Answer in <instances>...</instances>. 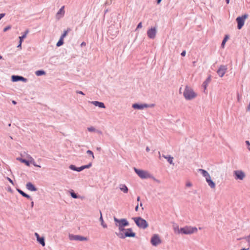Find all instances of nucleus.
I'll use <instances>...</instances> for the list:
<instances>
[{"instance_id":"obj_1","label":"nucleus","mask_w":250,"mask_h":250,"mask_svg":"<svg viewBox=\"0 0 250 250\" xmlns=\"http://www.w3.org/2000/svg\"><path fill=\"white\" fill-rule=\"evenodd\" d=\"M183 95L186 100H190L195 98L197 94L191 87L186 86L183 92Z\"/></svg>"},{"instance_id":"obj_2","label":"nucleus","mask_w":250,"mask_h":250,"mask_svg":"<svg viewBox=\"0 0 250 250\" xmlns=\"http://www.w3.org/2000/svg\"><path fill=\"white\" fill-rule=\"evenodd\" d=\"M132 219L136 225L140 229H146L148 226L146 221L141 217H133Z\"/></svg>"},{"instance_id":"obj_3","label":"nucleus","mask_w":250,"mask_h":250,"mask_svg":"<svg viewBox=\"0 0 250 250\" xmlns=\"http://www.w3.org/2000/svg\"><path fill=\"white\" fill-rule=\"evenodd\" d=\"M125 233L123 232H115V234L121 239H125L126 237H135L136 233L132 232V229L128 228L125 229Z\"/></svg>"},{"instance_id":"obj_4","label":"nucleus","mask_w":250,"mask_h":250,"mask_svg":"<svg viewBox=\"0 0 250 250\" xmlns=\"http://www.w3.org/2000/svg\"><path fill=\"white\" fill-rule=\"evenodd\" d=\"M181 233L184 234H191L197 231V229L196 227L191 226H186L181 228Z\"/></svg>"},{"instance_id":"obj_5","label":"nucleus","mask_w":250,"mask_h":250,"mask_svg":"<svg viewBox=\"0 0 250 250\" xmlns=\"http://www.w3.org/2000/svg\"><path fill=\"white\" fill-rule=\"evenodd\" d=\"M134 170L141 179H147L151 177V175L146 171L139 169L136 167H134Z\"/></svg>"},{"instance_id":"obj_6","label":"nucleus","mask_w":250,"mask_h":250,"mask_svg":"<svg viewBox=\"0 0 250 250\" xmlns=\"http://www.w3.org/2000/svg\"><path fill=\"white\" fill-rule=\"evenodd\" d=\"M114 221L115 223V225L117 227H127L129 226V222L125 218L119 219L115 217H114Z\"/></svg>"},{"instance_id":"obj_7","label":"nucleus","mask_w":250,"mask_h":250,"mask_svg":"<svg viewBox=\"0 0 250 250\" xmlns=\"http://www.w3.org/2000/svg\"><path fill=\"white\" fill-rule=\"evenodd\" d=\"M248 14H245L241 17H238L236 18V21L237 23V28L241 29L244 25L245 20L248 18Z\"/></svg>"},{"instance_id":"obj_8","label":"nucleus","mask_w":250,"mask_h":250,"mask_svg":"<svg viewBox=\"0 0 250 250\" xmlns=\"http://www.w3.org/2000/svg\"><path fill=\"white\" fill-rule=\"evenodd\" d=\"M233 174L236 180H242L245 177V173L241 170H235Z\"/></svg>"},{"instance_id":"obj_9","label":"nucleus","mask_w":250,"mask_h":250,"mask_svg":"<svg viewBox=\"0 0 250 250\" xmlns=\"http://www.w3.org/2000/svg\"><path fill=\"white\" fill-rule=\"evenodd\" d=\"M69 238L70 240L80 241H86L87 240V238L85 237H83L78 235H74L70 234H69Z\"/></svg>"},{"instance_id":"obj_10","label":"nucleus","mask_w":250,"mask_h":250,"mask_svg":"<svg viewBox=\"0 0 250 250\" xmlns=\"http://www.w3.org/2000/svg\"><path fill=\"white\" fill-rule=\"evenodd\" d=\"M228 69L227 65H221L217 71V73L220 77H223Z\"/></svg>"},{"instance_id":"obj_11","label":"nucleus","mask_w":250,"mask_h":250,"mask_svg":"<svg viewBox=\"0 0 250 250\" xmlns=\"http://www.w3.org/2000/svg\"><path fill=\"white\" fill-rule=\"evenodd\" d=\"M151 243L154 246H157L158 244L161 243V240L160 239L158 235L154 234L151 239Z\"/></svg>"},{"instance_id":"obj_12","label":"nucleus","mask_w":250,"mask_h":250,"mask_svg":"<svg viewBox=\"0 0 250 250\" xmlns=\"http://www.w3.org/2000/svg\"><path fill=\"white\" fill-rule=\"evenodd\" d=\"M156 33L157 30L155 27L151 28L147 31V35L150 39H153L156 37Z\"/></svg>"},{"instance_id":"obj_13","label":"nucleus","mask_w":250,"mask_h":250,"mask_svg":"<svg viewBox=\"0 0 250 250\" xmlns=\"http://www.w3.org/2000/svg\"><path fill=\"white\" fill-rule=\"evenodd\" d=\"M11 80L13 82H17L19 81H22L23 82H26L27 79L21 76L18 75H12L11 77Z\"/></svg>"},{"instance_id":"obj_14","label":"nucleus","mask_w":250,"mask_h":250,"mask_svg":"<svg viewBox=\"0 0 250 250\" xmlns=\"http://www.w3.org/2000/svg\"><path fill=\"white\" fill-rule=\"evenodd\" d=\"M29 32V30L26 29L25 31L23 33L22 35L21 36L19 37V43L17 46L18 48H20V49L21 48V44L23 41V39L26 37V36L28 34Z\"/></svg>"},{"instance_id":"obj_15","label":"nucleus","mask_w":250,"mask_h":250,"mask_svg":"<svg viewBox=\"0 0 250 250\" xmlns=\"http://www.w3.org/2000/svg\"><path fill=\"white\" fill-rule=\"evenodd\" d=\"M146 104H139L137 103H135L132 104V107L134 109H138V110H143L145 108H146Z\"/></svg>"},{"instance_id":"obj_16","label":"nucleus","mask_w":250,"mask_h":250,"mask_svg":"<svg viewBox=\"0 0 250 250\" xmlns=\"http://www.w3.org/2000/svg\"><path fill=\"white\" fill-rule=\"evenodd\" d=\"M64 6H62L59 10L58 11L56 14V18L59 20L64 15Z\"/></svg>"},{"instance_id":"obj_17","label":"nucleus","mask_w":250,"mask_h":250,"mask_svg":"<svg viewBox=\"0 0 250 250\" xmlns=\"http://www.w3.org/2000/svg\"><path fill=\"white\" fill-rule=\"evenodd\" d=\"M26 188L31 191H36L38 190L37 188L31 182H28L26 184Z\"/></svg>"},{"instance_id":"obj_18","label":"nucleus","mask_w":250,"mask_h":250,"mask_svg":"<svg viewBox=\"0 0 250 250\" xmlns=\"http://www.w3.org/2000/svg\"><path fill=\"white\" fill-rule=\"evenodd\" d=\"M207 182L208 186L211 188H213L215 187V183L211 180L210 176L206 179Z\"/></svg>"},{"instance_id":"obj_19","label":"nucleus","mask_w":250,"mask_h":250,"mask_svg":"<svg viewBox=\"0 0 250 250\" xmlns=\"http://www.w3.org/2000/svg\"><path fill=\"white\" fill-rule=\"evenodd\" d=\"M92 104L96 106H98L100 108H105V106L104 105V104L102 103L99 101H92L91 102Z\"/></svg>"},{"instance_id":"obj_20","label":"nucleus","mask_w":250,"mask_h":250,"mask_svg":"<svg viewBox=\"0 0 250 250\" xmlns=\"http://www.w3.org/2000/svg\"><path fill=\"white\" fill-rule=\"evenodd\" d=\"M70 194V195L73 198H74V199H83V197H82L80 195H78L76 193H75V192L72 189H71L69 191Z\"/></svg>"},{"instance_id":"obj_21","label":"nucleus","mask_w":250,"mask_h":250,"mask_svg":"<svg viewBox=\"0 0 250 250\" xmlns=\"http://www.w3.org/2000/svg\"><path fill=\"white\" fill-rule=\"evenodd\" d=\"M162 157H164V158L166 159L167 160V162L170 164L173 165H174V164L173 163V157L171 156L170 155H163Z\"/></svg>"},{"instance_id":"obj_22","label":"nucleus","mask_w":250,"mask_h":250,"mask_svg":"<svg viewBox=\"0 0 250 250\" xmlns=\"http://www.w3.org/2000/svg\"><path fill=\"white\" fill-rule=\"evenodd\" d=\"M198 171L200 172L202 175L206 178V179L210 176V175L208 172L204 169L200 168L198 169Z\"/></svg>"},{"instance_id":"obj_23","label":"nucleus","mask_w":250,"mask_h":250,"mask_svg":"<svg viewBox=\"0 0 250 250\" xmlns=\"http://www.w3.org/2000/svg\"><path fill=\"white\" fill-rule=\"evenodd\" d=\"M69 168L71 169V170H73L74 171H76L78 172L82 171V169H81V168H82V166L78 167H76L75 165H71L69 166Z\"/></svg>"},{"instance_id":"obj_24","label":"nucleus","mask_w":250,"mask_h":250,"mask_svg":"<svg viewBox=\"0 0 250 250\" xmlns=\"http://www.w3.org/2000/svg\"><path fill=\"white\" fill-rule=\"evenodd\" d=\"M211 80L210 77H208L207 79L203 83L202 86L204 88V90L207 88V87Z\"/></svg>"},{"instance_id":"obj_25","label":"nucleus","mask_w":250,"mask_h":250,"mask_svg":"<svg viewBox=\"0 0 250 250\" xmlns=\"http://www.w3.org/2000/svg\"><path fill=\"white\" fill-rule=\"evenodd\" d=\"M100 214H101V216L100 217L99 220H100V221L101 222V225L103 227V228H106L107 227V226L106 224L105 223H104V221L102 212L101 211H100Z\"/></svg>"},{"instance_id":"obj_26","label":"nucleus","mask_w":250,"mask_h":250,"mask_svg":"<svg viewBox=\"0 0 250 250\" xmlns=\"http://www.w3.org/2000/svg\"><path fill=\"white\" fill-rule=\"evenodd\" d=\"M120 189L124 193H127L128 191V188L125 185H121L120 186Z\"/></svg>"},{"instance_id":"obj_27","label":"nucleus","mask_w":250,"mask_h":250,"mask_svg":"<svg viewBox=\"0 0 250 250\" xmlns=\"http://www.w3.org/2000/svg\"><path fill=\"white\" fill-rule=\"evenodd\" d=\"M229 39V36L228 35H226L223 40L222 41V43H221V47L222 48H224V46H225V43L227 41V40Z\"/></svg>"},{"instance_id":"obj_28","label":"nucleus","mask_w":250,"mask_h":250,"mask_svg":"<svg viewBox=\"0 0 250 250\" xmlns=\"http://www.w3.org/2000/svg\"><path fill=\"white\" fill-rule=\"evenodd\" d=\"M45 72L43 70H37L35 72V74L38 76L44 75L45 74Z\"/></svg>"},{"instance_id":"obj_29","label":"nucleus","mask_w":250,"mask_h":250,"mask_svg":"<svg viewBox=\"0 0 250 250\" xmlns=\"http://www.w3.org/2000/svg\"><path fill=\"white\" fill-rule=\"evenodd\" d=\"M17 159L20 161L21 162L24 163L27 166H29L30 165L29 161L26 159L22 158H18Z\"/></svg>"},{"instance_id":"obj_30","label":"nucleus","mask_w":250,"mask_h":250,"mask_svg":"<svg viewBox=\"0 0 250 250\" xmlns=\"http://www.w3.org/2000/svg\"><path fill=\"white\" fill-rule=\"evenodd\" d=\"M173 230L175 233H181V229H179L178 226L176 225L175 226L173 227Z\"/></svg>"},{"instance_id":"obj_31","label":"nucleus","mask_w":250,"mask_h":250,"mask_svg":"<svg viewBox=\"0 0 250 250\" xmlns=\"http://www.w3.org/2000/svg\"><path fill=\"white\" fill-rule=\"evenodd\" d=\"M40 244H41L42 246H45V241H44V238L43 237H41L38 241H37Z\"/></svg>"},{"instance_id":"obj_32","label":"nucleus","mask_w":250,"mask_h":250,"mask_svg":"<svg viewBox=\"0 0 250 250\" xmlns=\"http://www.w3.org/2000/svg\"><path fill=\"white\" fill-rule=\"evenodd\" d=\"M70 30L71 29L70 28H68L66 30H65L63 32V33L61 35L60 38L63 39L64 38H65L66 36L68 33L70 31Z\"/></svg>"},{"instance_id":"obj_33","label":"nucleus","mask_w":250,"mask_h":250,"mask_svg":"<svg viewBox=\"0 0 250 250\" xmlns=\"http://www.w3.org/2000/svg\"><path fill=\"white\" fill-rule=\"evenodd\" d=\"M63 44V39L62 38H60L59 41L57 42L56 44V46L57 47H60Z\"/></svg>"},{"instance_id":"obj_34","label":"nucleus","mask_w":250,"mask_h":250,"mask_svg":"<svg viewBox=\"0 0 250 250\" xmlns=\"http://www.w3.org/2000/svg\"><path fill=\"white\" fill-rule=\"evenodd\" d=\"M92 166V163H89L88 165L82 166V170L85 168H89Z\"/></svg>"},{"instance_id":"obj_35","label":"nucleus","mask_w":250,"mask_h":250,"mask_svg":"<svg viewBox=\"0 0 250 250\" xmlns=\"http://www.w3.org/2000/svg\"><path fill=\"white\" fill-rule=\"evenodd\" d=\"M246 241L248 243V245L250 247V234L244 238Z\"/></svg>"},{"instance_id":"obj_36","label":"nucleus","mask_w":250,"mask_h":250,"mask_svg":"<svg viewBox=\"0 0 250 250\" xmlns=\"http://www.w3.org/2000/svg\"><path fill=\"white\" fill-rule=\"evenodd\" d=\"M119 232H122L124 231L125 230V229L124 228L125 227H121V226H118Z\"/></svg>"},{"instance_id":"obj_37","label":"nucleus","mask_w":250,"mask_h":250,"mask_svg":"<svg viewBox=\"0 0 250 250\" xmlns=\"http://www.w3.org/2000/svg\"><path fill=\"white\" fill-rule=\"evenodd\" d=\"M87 130L89 132H94V131H95L96 129L93 126H90V127H89L87 128Z\"/></svg>"},{"instance_id":"obj_38","label":"nucleus","mask_w":250,"mask_h":250,"mask_svg":"<svg viewBox=\"0 0 250 250\" xmlns=\"http://www.w3.org/2000/svg\"><path fill=\"white\" fill-rule=\"evenodd\" d=\"M17 191L21 194L22 196L24 195V194L25 193L24 192H23L22 190H21L20 188H17Z\"/></svg>"},{"instance_id":"obj_39","label":"nucleus","mask_w":250,"mask_h":250,"mask_svg":"<svg viewBox=\"0 0 250 250\" xmlns=\"http://www.w3.org/2000/svg\"><path fill=\"white\" fill-rule=\"evenodd\" d=\"M86 153H87V154H89V155H91V156H92V158H93V159H94V156L93 153V152H92L91 150H88L86 151Z\"/></svg>"},{"instance_id":"obj_40","label":"nucleus","mask_w":250,"mask_h":250,"mask_svg":"<svg viewBox=\"0 0 250 250\" xmlns=\"http://www.w3.org/2000/svg\"><path fill=\"white\" fill-rule=\"evenodd\" d=\"M23 197H24L30 200H32V199L31 197V196L30 195H29L28 194H26V193L24 194V195H23Z\"/></svg>"},{"instance_id":"obj_41","label":"nucleus","mask_w":250,"mask_h":250,"mask_svg":"<svg viewBox=\"0 0 250 250\" xmlns=\"http://www.w3.org/2000/svg\"><path fill=\"white\" fill-rule=\"evenodd\" d=\"M23 197H24L30 200H32V199L31 197V196L30 195H29L28 194H26V193L24 194V195H23Z\"/></svg>"},{"instance_id":"obj_42","label":"nucleus","mask_w":250,"mask_h":250,"mask_svg":"<svg viewBox=\"0 0 250 250\" xmlns=\"http://www.w3.org/2000/svg\"><path fill=\"white\" fill-rule=\"evenodd\" d=\"M146 108L153 107L154 106L155 104H146Z\"/></svg>"},{"instance_id":"obj_43","label":"nucleus","mask_w":250,"mask_h":250,"mask_svg":"<svg viewBox=\"0 0 250 250\" xmlns=\"http://www.w3.org/2000/svg\"><path fill=\"white\" fill-rule=\"evenodd\" d=\"M11 28V26L10 25H8L6 27H5L4 29H3V32H6L7 31V30L10 29Z\"/></svg>"},{"instance_id":"obj_44","label":"nucleus","mask_w":250,"mask_h":250,"mask_svg":"<svg viewBox=\"0 0 250 250\" xmlns=\"http://www.w3.org/2000/svg\"><path fill=\"white\" fill-rule=\"evenodd\" d=\"M246 144L248 146V149L250 151V143L249 141H246Z\"/></svg>"},{"instance_id":"obj_45","label":"nucleus","mask_w":250,"mask_h":250,"mask_svg":"<svg viewBox=\"0 0 250 250\" xmlns=\"http://www.w3.org/2000/svg\"><path fill=\"white\" fill-rule=\"evenodd\" d=\"M76 93L77 94H81V95H84L85 94L82 91H79V90H77L76 91Z\"/></svg>"},{"instance_id":"obj_46","label":"nucleus","mask_w":250,"mask_h":250,"mask_svg":"<svg viewBox=\"0 0 250 250\" xmlns=\"http://www.w3.org/2000/svg\"><path fill=\"white\" fill-rule=\"evenodd\" d=\"M142 27V22H140L137 26V28H136V30L139 29V28H141V27Z\"/></svg>"},{"instance_id":"obj_47","label":"nucleus","mask_w":250,"mask_h":250,"mask_svg":"<svg viewBox=\"0 0 250 250\" xmlns=\"http://www.w3.org/2000/svg\"><path fill=\"white\" fill-rule=\"evenodd\" d=\"M186 52L185 50H184L182 52L181 55L182 56L184 57L186 55Z\"/></svg>"},{"instance_id":"obj_48","label":"nucleus","mask_w":250,"mask_h":250,"mask_svg":"<svg viewBox=\"0 0 250 250\" xmlns=\"http://www.w3.org/2000/svg\"><path fill=\"white\" fill-rule=\"evenodd\" d=\"M5 13H1L0 14V20L3 18L5 16Z\"/></svg>"},{"instance_id":"obj_49","label":"nucleus","mask_w":250,"mask_h":250,"mask_svg":"<svg viewBox=\"0 0 250 250\" xmlns=\"http://www.w3.org/2000/svg\"><path fill=\"white\" fill-rule=\"evenodd\" d=\"M7 180L13 185L14 184L13 181L9 177H7Z\"/></svg>"},{"instance_id":"obj_50","label":"nucleus","mask_w":250,"mask_h":250,"mask_svg":"<svg viewBox=\"0 0 250 250\" xmlns=\"http://www.w3.org/2000/svg\"><path fill=\"white\" fill-rule=\"evenodd\" d=\"M192 186V184L190 182H188L186 184L187 187H191Z\"/></svg>"},{"instance_id":"obj_51","label":"nucleus","mask_w":250,"mask_h":250,"mask_svg":"<svg viewBox=\"0 0 250 250\" xmlns=\"http://www.w3.org/2000/svg\"><path fill=\"white\" fill-rule=\"evenodd\" d=\"M138 208H139V206H138V205H137L136 207H135V210L136 211H137L138 210Z\"/></svg>"},{"instance_id":"obj_52","label":"nucleus","mask_w":250,"mask_h":250,"mask_svg":"<svg viewBox=\"0 0 250 250\" xmlns=\"http://www.w3.org/2000/svg\"><path fill=\"white\" fill-rule=\"evenodd\" d=\"M240 96L239 95V94H237V100L238 101H240Z\"/></svg>"},{"instance_id":"obj_53","label":"nucleus","mask_w":250,"mask_h":250,"mask_svg":"<svg viewBox=\"0 0 250 250\" xmlns=\"http://www.w3.org/2000/svg\"><path fill=\"white\" fill-rule=\"evenodd\" d=\"M86 45V43H85V42H82V43H81V45L82 46H84V45Z\"/></svg>"},{"instance_id":"obj_54","label":"nucleus","mask_w":250,"mask_h":250,"mask_svg":"<svg viewBox=\"0 0 250 250\" xmlns=\"http://www.w3.org/2000/svg\"><path fill=\"white\" fill-rule=\"evenodd\" d=\"M33 165H34V166H35V167H41V166H39V165H38L36 164L35 163H33Z\"/></svg>"},{"instance_id":"obj_55","label":"nucleus","mask_w":250,"mask_h":250,"mask_svg":"<svg viewBox=\"0 0 250 250\" xmlns=\"http://www.w3.org/2000/svg\"><path fill=\"white\" fill-rule=\"evenodd\" d=\"M146 151L147 152H149L150 151V149L149 148V147L147 146L146 148Z\"/></svg>"},{"instance_id":"obj_56","label":"nucleus","mask_w":250,"mask_h":250,"mask_svg":"<svg viewBox=\"0 0 250 250\" xmlns=\"http://www.w3.org/2000/svg\"><path fill=\"white\" fill-rule=\"evenodd\" d=\"M31 208H33L34 206V202L33 201H32V202L31 203Z\"/></svg>"},{"instance_id":"obj_57","label":"nucleus","mask_w":250,"mask_h":250,"mask_svg":"<svg viewBox=\"0 0 250 250\" xmlns=\"http://www.w3.org/2000/svg\"><path fill=\"white\" fill-rule=\"evenodd\" d=\"M248 110L250 111V102L248 106Z\"/></svg>"},{"instance_id":"obj_58","label":"nucleus","mask_w":250,"mask_h":250,"mask_svg":"<svg viewBox=\"0 0 250 250\" xmlns=\"http://www.w3.org/2000/svg\"><path fill=\"white\" fill-rule=\"evenodd\" d=\"M35 235L36 236V237H39L40 236L39 234L37 232H35Z\"/></svg>"},{"instance_id":"obj_59","label":"nucleus","mask_w":250,"mask_h":250,"mask_svg":"<svg viewBox=\"0 0 250 250\" xmlns=\"http://www.w3.org/2000/svg\"><path fill=\"white\" fill-rule=\"evenodd\" d=\"M161 1L162 0H157V3L159 4L161 2Z\"/></svg>"},{"instance_id":"obj_60","label":"nucleus","mask_w":250,"mask_h":250,"mask_svg":"<svg viewBox=\"0 0 250 250\" xmlns=\"http://www.w3.org/2000/svg\"><path fill=\"white\" fill-rule=\"evenodd\" d=\"M12 103L14 104H17V102L15 101H12Z\"/></svg>"},{"instance_id":"obj_61","label":"nucleus","mask_w":250,"mask_h":250,"mask_svg":"<svg viewBox=\"0 0 250 250\" xmlns=\"http://www.w3.org/2000/svg\"><path fill=\"white\" fill-rule=\"evenodd\" d=\"M137 200L138 201H139L140 200V197L139 196H138L137 199Z\"/></svg>"},{"instance_id":"obj_62","label":"nucleus","mask_w":250,"mask_h":250,"mask_svg":"<svg viewBox=\"0 0 250 250\" xmlns=\"http://www.w3.org/2000/svg\"><path fill=\"white\" fill-rule=\"evenodd\" d=\"M229 0H226V3H227V4H229Z\"/></svg>"},{"instance_id":"obj_63","label":"nucleus","mask_w":250,"mask_h":250,"mask_svg":"<svg viewBox=\"0 0 250 250\" xmlns=\"http://www.w3.org/2000/svg\"><path fill=\"white\" fill-rule=\"evenodd\" d=\"M36 238H37V240L38 241L41 238V237L39 236V237H37Z\"/></svg>"},{"instance_id":"obj_64","label":"nucleus","mask_w":250,"mask_h":250,"mask_svg":"<svg viewBox=\"0 0 250 250\" xmlns=\"http://www.w3.org/2000/svg\"><path fill=\"white\" fill-rule=\"evenodd\" d=\"M97 149L98 150H101V147H97Z\"/></svg>"}]
</instances>
